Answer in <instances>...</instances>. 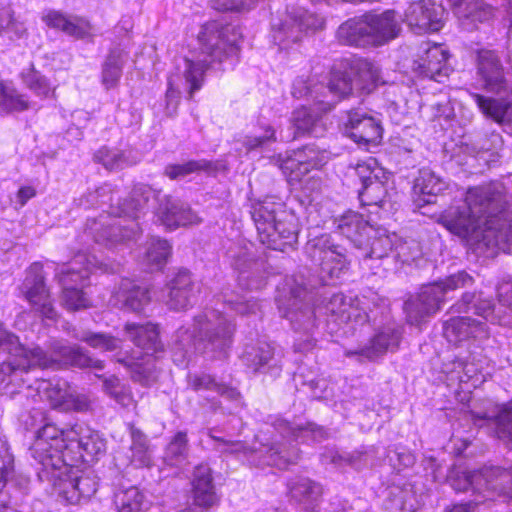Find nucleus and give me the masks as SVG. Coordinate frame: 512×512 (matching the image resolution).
<instances>
[{
    "instance_id": "obj_58",
    "label": "nucleus",
    "mask_w": 512,
    "mask_h": 512,
    "mask_svg": "<svg viewBox=\"0 0 512 512\" xmlns=\"http://www.w3.org/2000/svg\"><path fill=\"white\" fill-rule=\"evenodd\" d=\"M350 173L359 179L361 186L366 185L379 178L381 169L378 167L377 160L373 157L358 162L354 167H350Z\"/></svg>"
},
{
    "instance_id": "obj_45",
    "label": "nucleus",
    "mask_w": 512,
    "mask_h": 512,
    "mask_svg": "<svg viewBox=\"0 0 512 512\" xmlns=\"http://www.w3.org/2000/svg\"><path fill=\"white\" fill-rule=\"evenodd\" d=\"M114 503L118 512H146L150 506L145 494L135 486L118 491Z\"/></svg>"
},
{
    "instance_id": "obj_2",
    "label": "nucleus",
    "mask_w": 512,
    "mask_h": 512,
    "mask_svg": "<svg viewBox=\"0 0 512 512\" xmlns=\"http://www.w3.org/2000/svg\"><path fill=\"white\" fill-rule=\"evenodd\" d=\"M238 28L225 24L219 20L207 22L202 26L199 34L201 43V56L197 59L184 58L180 73L171 76L165 93V114L174 117L177 113L181 99L180 83L183 81L185 89L191 99L194 93L201 89L204 82L205 71L214 64L229 62L234 66L239 53L240 40Z\"/></svg>"
},
{
    "instance_id": "obj_33",
    "label": "nucleus",
    "mask_w": 512,
    "mask_h": 512,
    "mask_svg": "<svg viewBox=\"0 0 512 512\" xmlns=\"http://www.w3.org/2000/svg\"><path fill=\"white\" fill-rule=\"evenodd\" d=\"M234 269L238 271L239 285L246 290H259L266 285V278L261 274L263 263L254 260L247 251L234 257Z\"/></svg>"
},
{
    "instance_id": "obj_55",
    "label": "nucleus",
    "mask_w": 512,
    "mask_h": 512,
    "mask_svg": "<svg viewBox=\"0 0 512 512\" xmlns=\"http://www.w3.org/2000/svg\"><path fill=\"white\" fill-rule=\"evenodd\" d=\"M394 257L403 264H411L422 256L420 243L414 239L401 240L397 236V241L393 248Z\"/></svg>"
},
{
    "instance_id": "obj_43",
    "label": "nucleus",
    "mask_w": 512,
    "mask_h": 512,
    "mask_svg": "<svg viewBox=\"0 0 512 512\" xmlns=\"http://www.w3.org/2000/svg\"><path fill=\"white\" fill-rule=\"evenodd\" d=\"M131 437L130 462L135 467H148L152 463V450L147 436L133 424H129Z\"/></svg>"
},
{
    "instance_id": "obj_20",
    "label": "nucleus",
    "mask_w": 512,
    "mask_h": 512,
    "mask_svg": "<svg viewBox=\"0 0 512 512\" xmlns=\"http://www.w3.org/2000/svg\"><path fill=\"white\" fill-rule=\"evenodd\" d=\"M449 52L440 44L423 43L420 53L413 62V70L419 76L436 82H443L452 72L448 63Z\"/></svg>"
},
{
    "instance_id": "obj_13",
    "label": "nucleus",
    "mask_w": 512,
    "mask_h": 512,
    "mask_svg": "<svg viewBox=\"0 0 512 512\" xmlns=\"http://www.w3.org/2000/svg\"><path fill=\"white\" fill-rule=\"evenodd\" d=\"M472 283L473 278L465 271H460L445 280L423 285L416 297L404 303L407 322L420 326L426 318L440 309L448 291L467 287Z\"/></svg>"
},
{
    "instance_id": "obj_35",
    "label": "nucleus",
    "mask_w": 512,
    "mask_h": 512,
    "mask_svg": "<svg viewBox=\"0 0 512 512\" xmlns=\"http://www.w3.org/2000/svg\"><path fill=\"white\" fill-rule=\"evenodd\" d=\"M397 241L395 233L390 234L384 228L372 227L365 237V243L361 251V256L365 259H382L387 257L390 252L393 253L394 245Z\"/></svg>"
},
{
    "instance_id": "obj_11",
    "label": "nucleus",
    "mask_w": 512,
    "mask_h": 512,
    "mask_svg": "<svg viewBox=\"0 0 512 512\" xmlns=\"http://www.w3.org/2000/svg\"><path fill=\"white\" fill-rule=\"evenodd\" d=\"M51 452L43 454L44 459H34L41 469L38 476L41 480L52 483L54 494L67 504H79L89 499L97 491V481L94 476L83 474L75 465L63 463L59 467L49 465Z\"/></svg>"
},
{
    "instance_id": "obj_64",
    "label": "nucleus",
    "mask_w": 512,
    "mask_h": 512,
    "mask_svg": "<svg viewBox=\"0 0 512 512\" xmlns=\"http://www.w3.org/2000/svg\"><path fill=\"white\" fill-rule=\"evenodd\" d=\"M359 457L360 455L354 456L350 454H340L338 451L329 450L321 455V461L324 464L330 463L338 467H342L344 465H352L356 468H359V465L356 461Z\"/></svg>"
},
{
    "instance_id": "obj_26",
    "label": "nucleus",
    "mask_w": 512,
    "mask_h": 512,
    "mask_svg": "<svg viewBox=\"0 0 512 512\" xmlns=\"http://www.w3.org/2000/svg\"><path fill=\"white\" fill-rule=\"evenodd\" d=\"M166 304L172 310L179 311L191 306L195 300L198 287L190 272L179 270L166 284Z\"/></svg>"
},
{
    "instance_id": "obj_59",
    "label": "nucleus",
    "mask_w": 512,
    "mask_h": 512,
    "mask_svg": "<svg viewBox=\"0 0 512 512\" xmlns=\"http://www.w3.org/2000/svg\"><path fill=\"white\" fill-rule=\"evenodd\" d=\"M22 79L25 85L37 96L47 97L52 90L46 77L36 71L33 66L22 72Z\"/></svg>"
},
{
    "instance_id": "obj_14",
    "label": "nucleus",
    "mask_w": 512,
    "mask_h": 512,
    "mask_svg": "<svg viewBox=\"0 0 512 512\" xmlns=\"http://www.w3.org/2000/svg\"><path fill=\"white\" fill-rule=\"evenodd\" d=\"M96 266L94 256L78 253L67 264L57 265L55 277L62 286V303L69 310L87 308L90 303L82 288L88 284L89 275Z\"/></svg>"
},
{
    "instance_id": "obj_44",
    "label": "nucleus",
    "mask_w": 512,
    "mask_h": 512,
    "mask_svg": "<svg viewBox=\"0 0 512 512\" xmlns=\"http://www.w3.org/2000/svg\"><path fill=\"white\" fill-rule=\"evenodd\" d=\"M128 54L121 48H114L110 51L102 65V83L106 89L117 86Z\"/></svg>"
},
{
    "instance_id": "obj_53",
    "label": "nucleus",
    "mask_w": 512,
    "mask_h": 512,
    "mask_svg": "<svg viewBox=\"0 0 512 512\" xmlns=\"http://www.w3.org/2000/svg\"><path fill=\"white\" fill-rule=\"evenodd\" d=\"M104 391L123 407L133 404L132 393L126 385L121 383L120 379L114 375L103 378Z\"/></svg>"
},
{
    "instance_id": "obj_23",
    "label": "nucleus",
    "mask_w": 512,
    "mask_h": 512,
    "mask_svg": "<svg viewBox=\"0 0 512 512\" xmlns=\"http://www.w3.org/2000/svg\"><path fill=\"white\" fill-rule=\"evenodd\" d=\"M242 361L253 372L270 374L273 377L282 371L281 352L267 342L247 346L242 354Z\"/></svg>"
},
{
    "instance_id": "obj_46",
    "label": "nucleus",
    "mask_w": 512,
    "mask_h": 512,
    "mask_svg": "<svg viewBox=\"0 0 512 512\" xmlns=\"http://www.w3.org/2000/svg\"><path fill=\"white\" fill-rule=\"evenodd\" d=\"M164 462L169 466L181 467L188 459V437L183 431L177 432L168 443L165 453Z\"/></svg>"
},
{
    "instance_id": "obj_27",
    "label": "nucleus",
    "mask_w": 512,
    "mask_h": 512,
    "mask_svg": "<svg viewBox=\"0 0 512 512\" xmlns=\"http://www.w3.org/2000/svg\"><path fill=\"white\" fill-rule=\"evenodd\" d=\"M401 335L399 326L387 325L374 335L369 344L356 350H346L345 355L348 357L359 356L367 360L376 359L387 351L395 349L399 345Z\"/></svg>"
},
{
    "instance_id": "obj_52",
    "label": "nucleus",
    "mask_w": 512,
    "mask_h": 512,
    "mask_svg": "<svg viewBox=\"0 0 512 512\" xmlns=\"http://www.w3.org/2000/svg\"><path fill=\"white\" fill-rule=\"evenodd\" d=\"M73 337L77 340L85 342L93 349H98L103 352H111L120 347V340L112 335L106 333H96L92 331H83L75 333Z\"/></svg>"
},
{
    "instance_id": "obj_36",
    "label": "nucleus",
    "mask_w": 512,
    "mask_h": 512,
    "mask_svg": "<svg viewBox=\"0 0 512 512\" xmlns=\"http://www.w3.org/2000/svg\"><path fill=\"white\" fill-rule=\"evenodd\" d=\"M336 37L341 44L354 47L372 46L365 15L343 22L337 29Z\"/></svg>"
},
{
    "instance_id": "obj_15",
    "label": "nucleus",
    "mask_w": 512,
    "mask_h": 512,
    "mask_svg": "<svg viewBox=\"0 0 512 512\" xmlns=\"http://www.w3.org/2000/svg\"><path fill=\"white\" fill-rule=\"evenodd\" d=\"M324 26L325 20L320 15L303 8H291L272 19L271 36L274 44L285 50Z\"/></svg>"
},
{
    "instance_id": "obj_63",
    "label": "nucleus",
    "mask_w": 512,
    "mask_h": 512,
    "mask_svg": "<svg viewBox=\"0 0 512 512\" xmlns=\"http://www.w3.org/2000/svg\"><path fill=\"white\" fill-rule=\"evenodd\" d=\"M91 408V400L90 397L85 393H80L73 389L71 386L69 388L67 398L63 407V411H76V412H86Z\"/></svg>"
},
{
    "instance_id": "obj_60",
    "label": "nucleus",
    "mask_w": 512,
    "mask_h": 512,
    "mask_svg": "<svg viewBox=\"0 0 512 512\" xmlns=\"http://www.w3.org/2000/svg\"><path fill=\"white\" fill-rule=\"evenodd\" d=\"M355 86L354 80L347 73H333L327 87L321 90V95L324 92H329L338 97V99L344 98L349 95Z\"/></svg>"
},
{
    "instance_id": "obj_6",
    "label": "nucleus",
    "mask_w": 512,
    "mask_h": 512,
    "mask_svg": "<svg viewBox=\"0 0 512 512\" xmlns=\"http://www.w3.org/2000/svg\"><path fill=\"white\" fill-rule=\"evenodd\" d=\"M146 193H150L147 187H137L133 191L131 201L116 208L112 206L114 192L110 184H104L82 195L77 200L78 206L89 209L107 205L110 209L106 216L101 215L99 219L88 221L87 233L96 243L107 247L136 239L139 227L134 220L138 218V213L143 210L148 200Z\"/></svg>"
},
{
    "instance_id": "obj_50",
    "label": "nucleus",
    "mask_w": 512,
    "mask_h": 512,
    "mask_svg": "<svg viewBox=\"0 0 512 512\" xmlns=\"http://www.w3.org/2000/svg\"><path fill=\"white\" fill-rule=\"evenodd\" d=\"M213 163L206 159L190 160L182 164H168L164 169V175L171 180H181L190 174L201 171H210Z\"/></svg>"
},
{
    "instance_id": "obj_1",
    "label": "nucleus",
    "mask_w": 512,
    "mask_h": 512,
    "mask_svg": "<svg viewBox=\"0 0 512 512\" xmlns=\"http://www.w3.org/2000/svg\"><path fill=\"white\" fill-rule=\"evenodd\" d=\"M507 203L502 183L473 187L462 205L439 216V223L487 256L496 250L512 253V213L506 211Z\"/></svg>"
},
{
    "instance_id": "obj_51",
    "label": "nucleus",
    "mask_w": 512,
    "mask_h": 512,
    "mask_svg": "<svg viewBox=\"0 0 512 512\" xmlns=\"http://www.w3.org/2000/svg\"><path fill=\"white\" fill-rule=\"evenodd\" d=\"M0 107L6 112H20L28 109V100L12 84L0 80Z\"/></svg>"
},
{
    "instance_id": "obj_61",
    "label": "nucleus",
    "mask_w": 512,
    "mask_h": 512,
    "mask_svg": "<svg viewBox=\"0 0 512 512\" xmlns=\"http://www.w3.org/2000/svg\"><path fill=\"white\" fill-rule=\"evenodd\" d=\"M324 89V85L319 83H312L304 77H298L295 79L292 85V95L295 98H311L315 101L321 100V90Z\"/></svg>"
},
{
    "instance_id": "obj_24",
    "label": "nucleus",
    "mask_w": 512,
    "mask_h": 512,
    "mask_svg": "<svg viewBox=\"0 0 512 512\" xmlns=\"http://www.w3.org/2000/svg\"><path fill=\"white\" fill-rule=\"evenodd\" d=\"M110 304L128 312L144 313L151 302L150 290L134 281L124 278L113 291Z\"/></svg>"
},
{
    "instance_id": "obj_4",
    "label": "nucleus",
    "mask_w": 512,
    "mask_h": 512,
    "mask_svg": "<svg viewBox=\"0 0 512 512\" xmlns=\"http://www.w3.org/2000/svg\"><path fill=\"white\" fill-rule=\"evenodd\" d=\"M48 348V352L40 347L26 348L20 343L18 336L8 331L0 322V351L9 354V361L0 364V390L9 394L16 393L9 390L10 385L16 381L24 383L23 373L34 367L58 368L69 365L97 371L105 367L104 361L93 358L79 345H69L63 340H52Z\"/></svg>"
},
{
    "instance_id": "obj_16",
    "label": "nucleus",
    "mask_w": 512,
    "mask_h": 512,
    "mask_svg": "<svg viewBox=\"0 0 512 512\" xmlns=\"http://www.w3.org/2000/svg\"><path fill=\"white\" fill-rule=\"evenodd\" d=\"M499 306L495 307L490 299L482 298L479 294L464 293L461 300L452 309L459 313H467L471 310L491 323L509 325L512 316V278L503 279L497 286Z\"/></svg>"
},
{
    "instance_id": "obj_8",
    "label": "nucleus",
    "mask_w": 512,
    "mask_h": 512,
    "mask_svg": "<svg viewBox=\"0 0 512 512\" xmlns=\"http://www.w3.org/2000/svg\"><path fill=\"white\" fill-rule=\"evenodd\" d=\"M250 214L259 241L267 248L284 251L298 239V219L275 197H266L251 203Z\"/></svg>"
},
{
    "instance_id": "obj_25",
    "label": "nucleus",
    "mask_w": 512,
    "mask_h": 512,
    "mask_svg": "<svg viewBox=\"0 0 512 512\" xmlns=\"http://www.w3.org/2000/svg\"><path fill=\"white\" fill-rule=\"evenodd\" d=\"M482 484V493L485 500L496 497L504 500L512 499V467L485 466L476 475Z\"/></svg>"
},
{
    "instance_id": "obj_3",
    "label": "nucleus",
    "mask_w": 512,
    "mask_h": 512,
    "mask_svg": "<svg viewBox=\"0 0 512 512\" xmlns=\"http://www.w3.org/2000/svg\"><path fill=\"white\" fill-rule=\"evenodd\" d=\"M23 422L26 430L35 432V440L29 449L31 457L43 461V454L51 452V466L94 462L106 452V440L85 424L59 429L55 424L45 422L43 413L38 409L29 412Z\"/></svg>"
},
{
    "instance_id": "obj_17",
    "label": "nucleus",
    "mask_w": 512,
    "mask_h": 512,
    "mask_svg": "<svg viewBox=\"0 0 512 512\" xmlns=\"http://www.w3.org/2000/svg\"><path fill=\"white\" fill-rule=\"evenodd\" d=\"M306 256L319 267L323 284L338 279L348 269L346 249L334 243L330 234L311 237L305 245Z\"/></svg>"
},
{
    "instance_id": "obj_30",
    "label": "nucleus",
    "mask_w": 512,
    "mask_h": 512,
    "mask_svg": "<svg viewBox=\"0 0 512 512\" xmlns=\"http://www.w3.org/2000/svg\"><path fill=\"white\" fill-rule=\"evenodd\" d=\"M489 335L486 323L468 316L452 317L444 323L445 338L455 345L470 338L482 340Z\"/></svg>"
},
{
    "instance_id": "obj_29",
    "label": "nucleus",
    "mask_w": 512,
    "mask_h": 512,
    "mask_svg": "<svg viewBox=\"0 0 512 512\" xmlns=\"http://www.w3.org/2000/svg\"><path fill=\"white\" fill-rule=\"evenodd\" d=\"M191 493L194 505L209 509L219 503L212 470L207 464L197 465L192 474Z\"/></svg>"
},
{
    "instance_id": "obj_41",
    "label": "nucleus",
    "mask_w": 512,
    "mask_h": 512,
    "mask_svg": "<svg viewBox=\"0 0 512 512\" xmlns=\"http://www.w3.org/2000/svg\"><path fill=\"white\" fill-rule=\"evenodd\" d=\"M447 188V183L429 168L419 170L414 181L413 190L415 194L424 196V203H432V197L442 193Z\"/></svg>"
},
{
    "instance_id": "obj_47",
    "label": "nucleus",
    "mask_w": 512,
    "mask_h": 512,
    "mask_svg": "<svg viewBox=\"0 0 512 512\" xmlns=\"http://www.w3.org/2000/svg\"><path fill=\"white\" fill-rule=\"evenodd\" d=\"M188 386L194 391L211 390L215 391L227 399H237L239 393L224 384L218 383L212 376L208 374H190L188 376Z\"/></svg>"
},
{
    "instance_id": "obj_49",
    "label": "nucleus",
    "mask_w": 512,
    "mask_h": 512,
    "mask_svg": "<svg viewBox=\"0 0 512 512\" xmlns=\"http://www.w3.org/2000/svg\"><path fill=\"white\" fill-rule=\"evenodd\" d=\"M154 358V355H146V359L141 362L127 360L123 363L130 368L131 377L135 382L149 386L157 379Z\"/></svg>"
},
{
    "instance_id": "obj_39",
    "label": "nucleus",
    "mask_w": 512,
    "mask_h": 512,
    "mask_svg": "<svg viewBox=\"0 0 512 512\" xmlns=\"http://www.w3.org/2000/svg\"><path fill=\"white\" fill-rule=\"evenodd\" d=\"M350 68L355 86L365 93H370L378 85L385 83L378 65L367 59L353 61Z\"/></svg>"
},
{
    "instance_id": "obj_22",
    "label": "nucleus",
    "mask_w": 512,
    "mask_h": 512,
    "mask_svg": "<svg viewBox=\"0 0 512 512\" xmlns=\"http://www.w3.org/2000/svg\"><path fill=\"white\" fill-rule=\"evenodd\" d=\"M345 132L360 146H375L382 139L383 129L379 120L359 108L348 112Z\"/></svg>"
},
{
    "instance_id": "obj_48",
    "label": "nucleus",
    "mask_w": 512,
    "mask_h": 512,
    "mask_svg": "<svg viewBox=\"0 0 512 512\" xmlns=\"http://www.w3.org/2000/svg\"><path fill=\"white\" fill-rule=\"evenodd\" d=\"M171 245L167 240L152 237L147 243L144 261L150 270H159L167 262Z\"/></svg>"
},
{
    "instance_id": "obj_56",
    "label": "nucleus",
    "mask_w": 512,
    "mask_h": 512,
    "mask_svg": "<svg viewBox=\"0 0 512 512\" xmlns=\"http://www.w3.org/2000/svg\"><path fill=\"white\" fill-rule=\"evenodd\" d=\"M94 159L108 170L122 169L133 163L132 161H129L125 152L107 147L100 148L95 153Z\"/></svg>"
},
{
    "instance_id": "obj_21",
    "label": "nucleus",
    "mask_w": 512,
    "mask_h": 512,
    "mask_svg": "<svg viewBox=\"0 0 512 512\" xmlns=\"http://www.w3.org/2000/svg\"><path fill=\"white\" fill-rule=\"evenodd\" d=\"M444 9L432 0H417L408 4L403 22L417 34L437 32L443 27Z\"/></svg>"
},
{
    "instance_id": "obj_62",
    "label": "nucleus",
    "mask_w": 512,
    "mask_h": 512,
    "mask_svg": "<svg viewBox=\"0 0 512 512\" xmlns=\"http://www.w3.org/2000/svg\"><path fill=\"white\" fill-rule=\"evenodd\" d=\"M479 473V470L463 472L461 476H457L455 478H450L451 487L456 491H467L472 489L473 492H477L479 494L482 493V484H480L478 477L476 475Z\"/></svg>"
},
{
    "instance_id": "obj_18",
    "label": "nucleus",
    "mask_w": 512,
    "mask_h": 512,
    "mask_svg": "<svg viewBox=\"0 0 512 512\" xmlns=\"http://www.w3.org/2000/svg\"><path fill=\"white\" fill-rule=\"evenodd\" d=\"M329 159L330 154L327 150L311 144L289 155H279L275 159V164L290 181H298L311 170L323 167Z\"/></svg>"
},
{
    "instance_id": "obj_40",
    "label": "nucleus",
    "mask_w": 512,
    "mask_h": 512,
    "mask_svg": "<svg viewBox=\"0 0 512 512\" xmlns=\"http://www.w3.org/2000/svg\"><path fill=\"white\" fill-rule=\"evenodd\" d=\"M291 498L305 506L306 512H316L315 503L322 494L321 486L304 477L297 478L288 484Z\"/></svg>"
},
{
    "instance_id": "obj_37",
    "label": "nucleus",
    "mask_w": 512,
    "mask_h": 512,
    "mask_svg": "<svg viewBox=\"0 0 512 512\" xmlns=\"http://www.w3.org/2000/svg\"><path fill=\"white\" fill-rule=\"evenodd\" d=\"M128 338L139 348L144 350L145 355H155L161 351L162 345L159 341V332L155 324L127 323L124 328Z\"/></svg>"
},
{
    "instance_id": "obj_54",
    "label": "nucleus",
    "mask_w": 512,
    "mask_h": 512,
    "mask_svg": "<svg viewBox=\"0 0 512 512\" xmlns=\"http://www.w3.org/2000/svg\"><path fill=\"white\" fill-rule=\"evenodd\" d=\"M26 33L23 22L14 17L10 7L0 8V34L7 35L10 39H20Z\"/></svg>"
},
{
    "instance_id": "obj_12",
    "label": "nucleus",
    "mask_w": 512,
    "mask_h": 512,
    "mask_svg": "<svg viewBox=\"0 0 512 512\" xmlns=\"http://www.w3.org/2000/svg\"><path fill=\"white\" fill-rule=\"evenodd\" d=\"M213 440V448L222 455L246 459L254 465L275 466L285 469L298 458V449L289 443H280L274 440L271 443H260L250 446L243 441H231L209 433Z\"/></svg>"
},
{
    "instance_id": "obj_31",
    "label": "nucleus",
    "mask_w": 512,
    "mask_h": 512,
    "mask_svg": "<svg viewBox=\"0 0 512 512\" xmlns=\"http://www.w3.org/2000/svg\"><path fill=\"white\" fill-rule=\"evenodd\" d=\"M364 15L369 27L372 46H381L399 35L401 25L394 10H386L381 14L367 13Z\"/></svg>"
},
{
    "instance_id": "obj_32",
    "label": "nucleus",
    "mask_w": 512,
    "mask_h": 512,
    "mask_svg": "<svg viewBox=\"0 0 512 512\" xmlns=\"http://www.w3.org/2000/svg\"><path fill=\"white\" fill-rule=\"evenodd\" d=\"M471 417L475 425H487L498 440L512 449V403L499 406L496 414L491 417L475 413H472Z\"/></svg>"
},
{
    "instance_id": "obj_19",
    "label": "nucleus",
    "mask_w": 512,
    "mask_h": 512,
    "mask_svg": "<svg viewBox=\"0 0 512 512\" xmlns=\"http://www.w3.org/2000/svg\"><path fill=\"white\" fill-rule=\"evenodd\" d=\"M20 291L31 307L42 317L55 319L57 312L48 288L45 285L43 266L39 262L33 263L26 271L25 279Z\"/></svg>"
},
{
    "instance_id": "obj_28",
    "label": "nucleus",
    "mask_w": 512,
    "mask_h": 512,
    "mask_svg": "<svg viewBox=\"0 0 512 512\" xmlns=\"http://www.w3.org/2000/svg\"><path fill=\"white\" fill-rule=\"evenodd\" d=\"M158 221L167 229L200 223V217L180 200L165 197L156 212Z\"/></svg>"
},
{
    "instance_id": "obj_10",
    "label": "nucleus",
    "mask_w": 512,
    "mask_h": 512,
    "mask_svg": "<svg viewBox=\"0 0 512 512\" xmlns=\"http://www.w3.org/2000/svg\"><path fill=\"white\" fill-rule=\"evenodd\" d=\"M335 102L327 100H318L311 107L302 106L293 111L290 126L287 130L277 131L273 125L267 122L259 121V134L246 135L242 140V145L247 152L263 148L271 143L291 142L303 135L319 136L323 132L321 126V115L330 111Z\"/></svg>"
},
{
    "instance_id": "obj_7",
    "label": "nucleus",
    "mask_w": 512,
    "mask_h": 512,
    "mask_svg": "<svg viewBox=\"0 0 512 512\" xmlns=\"http://www.w3.org/2000/svg\"><path fill=\"white\" fill-rule=\"evenodd\" d=\"M235 325L225 313L205 308L194 317L193 330L179 328L173 339L172 357L178 366H183L195 351H208L224 357L233 342Z\"/></svg>"
},
{
    "instance_id": "obj_9",
    "label": "nucleus",
    "mask_w": 512,
    "mask_h": 512,
    "mask_svg": "<svg viewBox=\"0 0 512 512\" xmlns=\"http://www.w3.org/2000/svg\"><path fill=\"white\" fill-rule=\"evenodd\" d=\"M478 74L484 82V88L500 96V99L471 93V98L479 110L500 124H512V102L505 97L512 93V88L504 76L499 57L492 50L481 49L477 52Z\"/></svg>"
},
{
    "instance_id": "obj_57",
    "label": "nucleus",
    "mask_w": 512,
    "mask_h": 512,
    "mask_svg": "<svg viewBox=\"0 0 512 512\" xmlns=\"http://www.w3.org/2000/svg\"><path fill=\"white\" fill-rule=\"evenodd\" d=\"M387 195L384 183L378 179L367 183L358 190V197L362 205L382 206Z\"/></svg>"
},
{
    "instance_id": "obj_42",
    "label": "nucleus",
    "mask_w": 512,
    "mask_h": 512,
    "mask_svg": "<svg viewBox=\"0 0 512 512\" xmlns=\"http://www.w3.org/2000/svg\"><path fill=\"white\" fill-rule=\"evenodd\" d=\"M35 390L41 399L47 400L53 408L63 410L70 385L65 380H37Z\"/></svg>"
},
{
    "instance_id": "obj_5",
    "label": "nucleus",
    "mask_w": 512,
    "mask_h": 512,
    "mask_svg": "<svg viewBox=\"0 0 512 512\" xmlns=\"http://www.w3.org/2000/svg\"><path fill=\"white\" fill-rule=\"evenodd\" d=\"M288 295L277 299L281 315L286 318L295 331L311 334L317 327L323 314H331L340 323L363 324L368 314L360 307V300L342 293L334 294L329 302L321 307L316 305L315 292L309 289L303 280H288Z\"/></svg>"
},
{
    "instance_id": "obj_34",
    "label": "nucleus",
    "mask_w": 512,
    "mask_h": 512,
    "mask_svg": "<svg viewBox=\"0 0 512 512\" xmlns=\"http://www.w3.org/2000/svg\"><path fill=\"white\" fill-rule=\"evenodd\" d=\"M337 231L346 237L358 249L365 243V237L373 226L364 217L354 211H348L334 221Z\"/></svg>"
},
{
    "instance_id": "obj_38",
    "label": "nucleus",
    "mask_w": 512,
    "mask_h": 512,
    "mask_svg": "<svg viewBox=\"0 0 512 512\" xmlns=\"http://www.w3.org/2000/svg\"><path fill=\"white\" fill-rule=\"evenodd\" d=\"M42 21L52 29L76 38H83L88 33V24L81 18L68 16L58 10H46L42 14Z\"/></svg>"
}]
</instances>
